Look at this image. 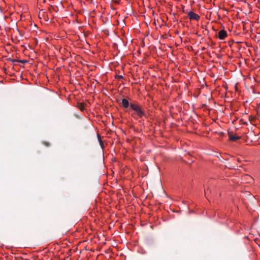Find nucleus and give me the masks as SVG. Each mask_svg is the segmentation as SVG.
Here are the masks:
<instances>
[{
	"mask_svg": "<svg viewBox=\"0 0 260 260\" xmlns=\"http://www.w3.org/2000/svg\"><path fill=\"white\" fill-rule=\"evenodd\" d=\"M121 105L124 109L129 108V109L133 110L134 113L132 114V116L135 119H136L135 116H137L140 118L146 116L145 110L137 101H133L129 103L127 99H123L121 100Z\"/></svg>",
	"mask_w": 260,
	"mask_h": 260,
	"instance_id": "obj_1",
	"label": "nucleus"
},
{
	"mask_svg": "<svg viewBox=\"0 0 260 260\" xmlns=\"http://www.w3.org/2000/svg\"><path fill=\"white\" fill-rule=\"evenodd\" d=\"M187 16L190 20L198 21L200 19V16L192 11H190L187 13Z\"/></svg>",
	"mask_w": 260,
	"mask_h": 260,
	"instance_id": "obj_2",
	"label": "nucleus"
},
{
	"mask_svg": "<svg viewBox=\"0 0 260 260\" xmlns=\"http://www.w3.org/2000/svg\"><path fill=\"white\" fill-rule=\"evenodd\" d=\"M227 36H228L227 32L224 29L220 30L218 32V38L220 40H223L225 39V38H226Z\"/></svg>",
	"mask_w": 260,
	"mask_h": 260,
	"instance_id": "obj_3",
	"label": "nucleus"
},
{
	"mask_svg": "<svg viewBox=\"0 0 260 260\" xmlns=\"http://www.w3.org/2000/svg\"><path fill=\"white\" fill-rule=\"evenodd\" d=\"M228 135H229V139L231 141L235 142V141H237L238 140H239L241 138V137L240 136H237L235 135H233L231 133H229Z\"/></svg>",
	"mask_w": 260,
	"mask_h": 260,
	"instance_id": "obj_4",
	"label": "nucleus"
},
{
	"mask_svg": "<svg viewBox=\"0 0 260 260\" xmlns=\"http://www.w3.org/2000/svg\"><path fill=\"white\" fill-rule=\"evenodd\" d=\"M97 137H98V139L99 142L100 143V144L101 147L103 148L104 147V144H103V142L102 140L100 135L99 134H98Z\"/></svg>",
	"mask_w": 260,
	"mask_h": 260,
	"instance_id": "obj_5",
	"label": "nucleus"
},
{
	"mask_svg": "<svg viewBox=\"0 0 260 260\" xmlns=\"http://www.w3.org/2000/svg\"><path fill=\"white\" fill-rule=\"evenodd\" d=\"M249 119L251 122L254 121L255 119V117L253 116H250L249 117Z\"/></svg>",
	"mask_w": 260,
	"mask_h": 260,
	"instance_id": "obj_6",
	"label": "nucleus"
},
{
	"mask_svg": "<svg viewBox=\"0 0 260 260\" xmlns=\"http://www.w3.org/2000/svg\"><path fill=\"white\" fill-rule=\"evenodd\" d=\"M79 109H80L81 111H83V110H84V105L83 104H81L80 105Z\"/></svg>",
	"mask_w": 260,
	"mask_h": 260,
	"instance_id": "obj_7",
	"label": "nucleus"
},
{
	"mask_svg": "<svg viewBox=\"0 0 260 260\" xmlns=\"http://www.w3.org/2000/svg\"><path fill=\"white\" fill-rule=\"evenodd\" d=\"M115 78L117 79H123V76L122 75H116L115 76Z\"/></svg>",
	"mask_w": 260,
	"mask_h": 260,
	"instance_id": "obj_8",
	"label": "nucleus"
},
{
	"mask_svg": "<svg viewBox=\"0 0 260 260\" xmlns=\"http://www.w3.org/2000/svg\"><path fill=\"white\" fill-rule=\"evenodd\" d=\"M43 144L45 146H47V147H48V146H49L50 145V143H49V142H46V141L43 142Z\"/></svg>",
	"mask_w": 260,
	"mask_h": 260,
	"instance_id": "obj_9",
	"label": "nucleus"
}]
</instances>
